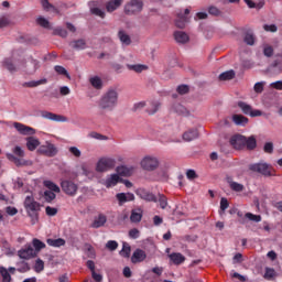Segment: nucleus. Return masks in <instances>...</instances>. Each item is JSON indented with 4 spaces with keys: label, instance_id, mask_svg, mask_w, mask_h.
Here are the masks:
<instances>
[{
    "label": "nucleus",
    "instance_id": "obj_1",
    "mask_svg": "<svg viewBox=\"0 0 282 282\" xmlns=\"http://www.w3.org/2000/svg\"><path fill=\"white\" fill-rule=\"evenodd\" d=\"M119 98L120 94L118 93V88H108L98 100V107L102 111H113V109L118 107Z\"/></svg>",
    "mask_w": 282,
    "mask_h": 282
},
{
    "label": "nucleus",
    "instance_id": "obj_2",
    "mask_svg": "<svg viewBox=\"0 0 282 282\" xmlns=\"http://www.w3.org/2000/svg\"><path fill=\"white\" fill-rule=\"evenodd\" d=\"M24 208L26 215H29L31 219L32 226L39 224V213L41 212V203L34 199V196L28 195L24 199Z\"/></svg>",
    "mask_w": 282,
    "mask_h": 282
},
{
    "label": "nucleus",
    "instance_id": "obj_3",
    "mask_svg": "<svg viewBox=\"0 0 282 282\" xmlns=\"http://www.w3.org/2000/svg\"><path fill=\"white\" fill-rule=\"evenodd\" d=\"M12 153H7L6 156L15 166H32V161L23 159L25 158V150L23 148L18 145L13 148Z\"/></svg>",
    "mask_w": 282,
    "mask_h": 282
},
{
    "label": "nucleus",
    "instance_id": "obj_4",
    "mask_svg": "<svg viewBox=\"0 0 282 282\" xmlns=\"http://www.w3.org/2000/svg\"><path fill=\"white\" fill-rule=\"evenodd\" d=\"M112 169H116V159L113 158H101L96 164L97 173H107V171H111Z\"/></svg>",
    "mask_w": 282,
    "mask_h": 282
},
{
    "label": "nucleus",
    "instance_id": "obj_5",
    "mask_svg": "<svg viewBox=\"0 0 282 282\" xmlns=\"http://www.w3.org/2000/svg\"><path fill=\"white\" fill-rule=\"evenodd\" d=\"M140 164L143 171H155L160 166V159L155 155H145Z\"/></svg>",
    "mask_w": 282,
    "mask_h": 282
},
{
    "label": "nucleus",
    "instance_id": "obj_6",
    "mask_svg": "<svg viewBox=\"0 0 282 282\" xmlns=\"http://www.w3.org/2000/svg\"><path fill=\"white\" fill-rule=\"evenodd\" d=\"M62 191L69 195V197L76 196V193H78V184L74 183L73 181L65 180L61 183Z\"/></svg>",
    "mask_w": 282,
    "mask_h": 282
},
{
    "label": "nucleus",
    "instance_id": "obj_7",
    "mask_svg": "<svg viewBox=\"0 0 282 282\" xmlns=\"http://www.w3.org/2000/svg\"><path fill=\"white\" fill-rule=\"evenodd\" d=\"M3 67L8 69L11 74H14V72H19V69H23V65H21V61H14L13 58H4L2 61Z\"/></svg>",
    "mask_w": 282,
    "mask_h": 282
},
{
    "label": "nucleus",
    "instance_id": "obj_8",
    "mask_svg": "<svg viewBox=\"0 0 282 282\" xmlns=\"http://www.w3.org/2000/svg\"><path fill=\"white\" fill-rule=\"evenodd\" d=\"M191 14L189 9H185L184 12L180 11L176 13V19H175V25L180 30H184L186 28V23H188V15Z\"/></svg>",
    "mask_w": 282,
    "mask_h": 282
},
{
    "label": "nucleus",
    "instance_id": "obj_9",
    "mask_svg": "<svg viewBox=\"0 0 282 282\" xmlns=\"http://www.w3.org/2000/svg\"><path fill=\"white\" fill-rule=\"evenodd\" d=\"M37 153H40L41 155H46V158H54V155L58 153V150L53 143L46 142L44 145H41L37 149Z\"/></svg>",
    "mask_w": 282,
    "mask_h": 282
},
{
    "label": "nucleus",
    "instance_id": "obj_10",
    "mask_svg": "<svg viewBox=\"0 0 282 282\" xmlns=\"http://www.w3.org/2000/svg\"><path fill=\"white\" fill-rule=\"evenodd\" d=\"M142 1L141 0H131L124 7L126 14H135L138 12H142Z\"/></svg>",
    "mask_w": 282,
    "mask_h": 282
},
{
    "label": "nucleus",
    "instance_id": "obj_11",
    "mask_svg": "<svg viewBox=\"0 0 282 282\" xmlns=\"http://www.w3.org/2000/svg\"><path fill=\"white\" fill-rule=\"evenodd\" d=\"M250 170L254 171L256 173H261V175H264L265 177H270L272 175L270 165H268L267 163L252 164L250 165Z\"/></svg>",
    "mask_w": 282,
    "mask_h": 282
},
{
    "label": "nucleus",
    "instance_id": "obj_12",
    "mask_svg": "<svg viewBox=\"0 0 282 282\" xmlns=\"http://www.w3.org/2000/svg\"><path fill=\"white\" fill-rule=\"evenodd\" d=\"M238 107L241 109V111L246 116H251V118H257L259 116H262V113H263V112H261V110H253L252 106H250L243 101H239Z\"/></svg>",
    "mask_w": 282,
    "mask_h": 282
},
{
    "label": "nucleus",
    "instance_id": "obj_13",
    "mask_svg": "<svg viewBox=\"0 0 282 282\" xmlns=\"http://www.w3.org/2000/svg\"><path fill=\"white\" fill-rule=\"evenodd\" d=\"M41 117L45 120H51L52 122H67V117L63 115H56L47 110H43L41 112Z\"/></svg>",
    "mask_w": 282,
    "mask_h": 282
},
{
    "label": "nucleus",
    "instance_id": "obj_14",
    "mask_svg": "<svg viewBox=\"0 0 282 282\" xmlns=\"http://www.w3.org/2000/svg\"><path fill=\"white\" fill-rule=\"evenodd\" d=\"M21 65L23 66V68L20 69H24V72H26L28 74H34V72H36V69L41 67L39 61L36 59H29L28 62L21 61Z\"/></svg>",
    "mask_w": 282,
    "mask_h": 282
},
{
    "label": "nucleus",
    "instance_id": "obj_15",
    "mask_svg": "<svg viewBox=\"0 0 282 282\" xmlns=\"http://www.w3.org/2000/svg\"><path fill=\"white\" fill-rule=\"evenodd\" d=\"M137 195L141 199H144V202H153L154 204H158V196H155V194H153L150 191H147L144 188H139L137 189Z\"/></svg>",
    "mask_w": 282,
    "mask_h": 282
},
{
    "label": "nucleus",
    "instance_id": "obj_16",
    "mask_svg": "<svg viewBox=\"0 0 282 282\" xmlns=\"http://www.w3.org/2000/svg\"><path fill=\"white\" fill-rule=\"evenodd\" d=\"M14 129H17L18 132L21 133V135H34L36 133V130L30 126H25L21 122H14L13 123Z\"/></svg>",
    "mask_w": 282,
    "mask_h": 282
},
{
    "label": "nucleus",
    "instance_id": "obj_17",
    "mask_svg": "<svg viewBox=\"0 0 282 282\" xmlns=\"http://www.w3.org/2000/svg\"><path fill=\"white\" fill-rule=\"evenodd\" d=\"M119 182H122L119 174H110L102 181V185L106 186V188H113V186H118Z\"/></svg>",
    "mask_w": 282,
    "mask_h": 282
},
{
    "label": "nucleus",
    "instance_id": "obj_18",
    "mask_svg": "<svg viewBox=\"0 0 282 282\" xmlns=\"http://www.w3.org/2000/svg\"><path fill=\"white\" fill-rule=\"evenodd\" d=\"M116 199L119 206H124L128 202H134L135 195L133 193H118L116 194Z\"/></svg>",
    "mask_w": 282,
    "mask_h": 282
},
{
    "label": "nucleus",
    "instance_id": "obj_19",
    "mask_svg": "<svg viewBox=\"0 0 282 282\" xmlns=\"http://www.w3.org/2000/svg\"><path fill=\"white\" fill-rule=\"evenodd\" d=\"M18 257H20V259L29 260L36 257V251L32 246H28L18 251Z\"/></svg>",
    "mask_w": 282,
    "mask_h": 282
},
{
    "label": "nucleus",
    "instance_id": "obj_20",
    "mask_svg": "<svg viewBox=\"0 0 282 282\" xmlns=\"http://www.w3.org/2000/svg\"><path fill=\"white\" fill-rule=\"evenodd\" d=\"M230 144L234 147V149H243V147H246V137L236 134L231 137Z\"/></svg>",
    "mask_w": 282,
    "mask_h": 282
},
{
    "label": "nucleus",
    "instance_id": "obj_21",
    "mask_svg": "<svg viewBox=\"0 0 282 282\" xmlns=\"http://www.w3.org/2000/svg\"><path fill=\"white\" fill-rule=\"evenodd\" d=\"M199 138V131L197 129H189L183 133V140L185 142H193V140H197Z\"/></svg>",
    "mask_w": 282,
    "mask_h": 282
},
{
    "label": "nucleus",
    "instance_id": "obj_22",
    "mask_svg": "<svg viewBox=\"0 0 282 282\" xmlns=\"http://www.w3.org/2000/svg\"><path fill=\"white\" fill-rule=\"evenodd\" d=\"M144 259H147V252L142 249H137L131 257L132 263H142Z\"/></svg>",
    "mask_w": 282,
    "mask_h": 282
},
{
    "label": "nucleus",
    "instance_id": "obj_23",
    "mask_svg": "<svg viewBox=\"0 0 282 282\" xmlns=\"http://www.w3.org/2000/svg\"><path fill=\"white\" fill-rule=\"evenodd\" d=\"M107 224V216L105 214H99L95 217L90 228H102Z\"/></svg>",
    "mask_w": 282,
    "mask_h": 282
},
{
    "label": "nucleus",
    "instance_id": "obj_24",
    "mask_svg": "<svg viewBox=\"0 0 282 282\" xmlns=\"http://www.w3.org/2000/svg\"><path fill=\"white\" fill-rule=\"evenodd\" d=\"M169 258L172 261V263H174V265H182V263L186 261V257H184V254L180 252H173L169 256Z\"/></svg>",
    "mask_w": 282,
    "mask_h": 282
},
{
    "label": "nucleus",
    "instance_id": "obj_25",
    "mask_svg": "<svg viewBox=\"0 0 282 282\" xmlns=\"http://www.w3.org/2000/svg\"><path fill=\"white\" fill-rule=\"evenodd\" d=\"M174 39L176 43H180L181 45H184L189 41L188 34H186V32H183V31H175Z\"/></svg>",
    "mask_w": 282,
    "mask_h": 282
},
{
    "label": "nucleus",
    "instance_id": "obj_26",
    "mask_svg": "<svg viewBox=\"0 0 282 282\" xmlns=\"http://www.w3.org/2000/svg\"><path fill=\"white\" fill-rule=\"evenodd\" d=\"M41 145V141H39L35 137L26 138V149L29 151H36V149Z\"/></svg>",
    "mask_w": 282,
    "mask_h": 282
},
{
    "label": "nucleus",
    "instance_id": "obj_27",
    "mask_svg": "<svg viewBox=\"0 0 282 282\" xmlns=\"http://www.w3.org/2000/svg\"><path fill=\"white\" fill-rule=\"evenodd\" d=\"M69 45H70V47H73V50H76L77 52L87 50V42L83 39L75 40V41L70 42Z\"/></svg>",
    "mask_w": 282,
    "mask_h": 282
},
{
    "label": "nucleus",
    "instance_id": "obj_28",
    "mask_svg": "<svg viewBox=\"0 0 282 282\" xmlns=\"http://www.w3.org/2000/svg\"><path fill=\"white\" fill-rule=\"evenodd\" d=\"M127 68L131 72H135L137 74H142V72H147V69H149V66L144 64H127Z\"/></svg>",
    "mask_w": 282,
    "mask_h": 282
},
{
    "label": "nucleus",
    "instance_id": "obj_29",
    "mask_svg": "<svg viewBox=\"0 0 282 282\" xmlns=\"http://www.w3.org/2000/svg\"><path fill=\"white\" fill-rule=\"evenodd\" d=\"M160 107H162V104L160 101H150L147 111L150 116H153L154 113H158V111H160Z\"/></svg>",
    "mask_w": 282,
    "mask_h": 282
},
{
    "label": "nucleus",
    "instance_id": "obj_30",
    "mask_svg": "<svg viewBox=\"0 0 282 282\" xmlns=\"http://www.w3.org/2000/svg\"><path fill=\"white\" fill-rule=\"evenodd\" d=\"M130 221L132 224H140L142 221V209H132Z\"/></svg>",
    "mask_w": 282,
    "mask_h": 282
},
{
    "label": "nucleus",
    "instance_id": "obj_31",
    "mask_svg": "<svg viewBox=\"0 0 282 282\" xmlns=\"http://www.w3.org/2000/svg\"><path fill=\"white\" fill-rule=\"evenodd\" d=\"M46 243H47V246H51L52 248H61V247L65 246L66 241L63 238H57V239L48 238V239H46Z\"/></svg>",
    "mask_w": 282,
    "mask_h": 282
},
{
    "label": "nucleus",
    "instance_id": "obj_32",
    "mask_svg": "<svg viewBox=\"0 0 282 282\" xmlns=\"http://www.w3.org/2000/svg\"><path fill=\"white\" fill-rule=\"evenodd\" d=\"M122 6V0H111L106 4L107 12H115Z\"/></svg>",
    "mask_w": 282,
    "mask_h": 282
},
{
    "label": "nucleus",
    "instance_id": "obj_33",
    "mask_svg": "<svg viewBox=\"0 0 282 282\" xmlns=\"http://www.w3.org/2000/svg\"><path fill=\"white\" fill-rule=\"evenodd\" d=\"M174 111L180 116H185V118H188L189 116H192L189 110L186 107H184L182 104H176L174 106Z\"/></svg>",
    "mask_w": 282,
    "mask_h": 282
},
{
    "label": "nucleus",
    "instance_id": "obj_34",
    "mask_svg": "<svg viewBox=\"0 0 282 282\" xmlns=\"http://www.w3.org/2000/svg\"><path fill=\"white\" fill-rule=\"evenodd\" d=\"M117 173L123 175V177H129L133 174V167H128L127 165H121L117 167Z\"/></svg>",
    "mask_w": 282,
    "mask_h": 282
},
{
    "label": "nucleus",
    "instance_id": "obj_35",
    "mask_svg": "<svg viewBox=\"0 0 282 282\" xmlns=\"http://www.w3.org/2000/svg\"><path fill=\"white\" fill-rule=\"evenodd\" d=\"M232 121L238 127H246V124H248V118H246L243 115H234Z\"/></svg>",
    "mask_w": 282,
    "mask_h": 282
},
{
    "label": "nucleus",
    "instance_id": "obj_36",
    "mask_svg": "<svg viewBox=\"0 0 282 282\" xmlns=\"http://www.w3.org/2000/svg\"><path fill=\"white\" fill-rule=\"evenodd\" d=\"M156 203H159L162 210H166V207L169 206V198H166L164 194H158Z\"/></svg>",
    "mask_w": 282,
    "mask_h": 282
},
{
    "label": "nucleus",
    "instance_id": "obj_37",
    "mask_svg": "<svg viewBox=\"0 0 282 282\" xmlns=\"http://www.w3.org/2000/svg\"><path fill=\"white\" fill-rule=\"evenodd\" d=\"M15 265L20 274H25V272H30V264L25 261H19L15 263Z\"/></svg>",
    "mask_w": 282,
    "mask_h": 282
},
{
    "label": "nucleus",
    "instance_id": "obj_38",
    "mask_svg": "<svg viewBox=\"0 0 282 282\" xmlns=\"http://www.w3.org/2000/svg\"><path fill=\"white\" fill-rule=\"evenodd\" d=\"M89 83L94 89H102V78L93 76L89 78Z\"/></svg>",
    "mask_w": 282,
    "mask_h": 282
},
{
    "label": "nucleus",
    "instance_id": "obj_39",
    "mask_svg": "<svg viewBox=\"0 0 282 282\" xmlns=\"http://www.w3.org/2000/svg\"><path fill=\"white\" fill-rule=\"evenodd\" d=\"M42 8L46 10V12H54V14H59L61 11L56 7H54L50 1L42 0Z\"/></svg>",
    "mask_w": 282,
    "mask_h": 282
},
{
    "label": "nucleus",
    "instance_id": "obj_40",
    "mask_svg": "<svg viewBox=\"0 0 282 282\" xmlns=\"http://www.w3.org/2000/svg\"><path fill=\"white\" fill-rule=\"evenodd\" d=\"M40 85H47V79L43 78V79H40V80L25 82L23 84V87L33 88V87H39Z\"/></svg>",
    "mask_w": 282,
    "mask_h": 282
},
{
    "label": "nucleus",
    "instance_id": "obj_41",
    "mask_svg": "<svg viewBox=\"0 0 282 282\" xmlns=\"http://www.w3.org/2000/svg\"><path fill=\"white\" fill-rule=\"evenodd\" d=\"M119 41L122 43V45H129L131 43V36L127 34L124 31L118 32Z\"/></svg>",
    "mask_w": 282,
    "mask_h": 282
},
{
    "label": "nucleus",
    "instance_id": "obj_42",
    "mask_svg": "<svg viewBox=\"0 0 282 282\" xmlns=\"http://www.w3.org/2000/svg\"><path fill=\"white\" fill-rule=\"evenodd\" d=\"M0 276L2 278V282H12V275L6 267H0Z\"/></svg>",
    "mask_w": 282,
    "mask_h": 282
},
{
    "label": "nucleus",
    "instance_id": "obj_43",
    "mask_svg": "<svg viewBox=\"0 0 282 282\" xmlns=\"http://www.w3.org/2000/svg\"><path fill=\"white\" fill-rule=\"evenodd\" d=\"M45 188H48L52 193H61V187L52 181H44Z\"/></svg>",
    "mask_w": 282,
    "mask_h": 282
},
{
    "label": "nucleus",
    "instance_id": "obj_44",
    "mask_svg": "<svg viewBox=\"0 0 282 282\" xmlns=\"http://www.w3.org/2000/svg\"><path fill=\"white\" fill-rule=\"evenodd\" d=\"M121 257H124L126 259H129L131 256V246L128 242L122 243V250L119 252Z\"/></svg>",
    "mask_w": 282,
    "mask_h": 282
},
{
    "label": "nucleus",
    "instance_id": "obj_45",
    "mask_svg": "<svg viewBox=\"0 0 282 282\" xmlns=\"http://www.w3.org/2000/svg\"><path fill=\"white\" fill-rule=\"evenodd\" d=\"M245 147L249 150L257 149V139H254V137H245Z\"/></svg>",
    "mask_w": 282,
    "mask_h": 282
},
{
    "label": "nucleus",
    "instance_id": "obj_46",
    "mask_svg": "<svg viewBox=\"0 0 282 282\" xmlns=\"http://www.w3.org/2000/svg\"><path fill=\"white\" fill-rule=\"evenodd\" d=\"M235 78V70H226L219 75V80H232Z\"/></svg>",
    "mask_w": 282,
    "mask_h": 282
},
{
    "label": "nucleus",
    "instance_id": "obj_47",
    "mask_svg": "<svg viewBox=\"0 0 282 282\" xmlns=\"http://www.w3.org/2000/svg\"><path fill=\"white\" fill-rule=\"evenodd\" d=\"M43 197L45 202H47L48 204H52V202L56 199V193L52 191H45Z\"/></svg>",
    "mask_w": 282,
    "mask_h": 282
},
{
    "label": "nucleus",
    "instance_id": "obj_48",
    "mask_svg": "<svg viewBox=\"0 0 282 282\" xmlns=\"http://www.w3.org/2000/svg\"><path fill=\"white\" fill-rule=\"evenodd\" d=\"M33 248H35V252H41L45 248V242L41 241L40 239L34 238L33 241Z\"/></svg>",
    "mask_w": 282,
    "mask_h": 282
},
{
    "label": "nucleus",
    "instance_id": "obj_49",
    "mask_svg": "<svg viewBox=\"0 0 282 282\" xmlns=\"http://www.w3.org/2000/svg\"><path fill=\"white\" fill-rule=\"evenodd\" d=\"M54 69H55V72H56V74H58L59 76H66V78H72V77L69 76V73L67 72V69H66L65 67H63V66H61V65H56V66L54 67Z\"/></svg>",
    "mask_w": 282,
    "mask_h": 282
},
{
    "label": "nucleus",
    "instance_id": "obj_50",
    "mask_svg": "<svg viewBox=\"0 0 282 282\" xmlns=\"http://www.w3.org/2000/svg\"><path fill=\"white\" fill-rule=\"evenodd\" d=\"M243 41L247 45H254V33L247 32L245 34Z\"/></svg>",
    "mask_w": 282,
    "mask_h": 282
},
{
    "label": "nucleus",
    "instance_id": "obj_51",
    "mask_svg": "<svg viewBox=\"0 0 282 282\" xmlns=\"http://www.w3.org/2000/svg\"><path fill=\"white\" fill-rule=\"evenodd\" d=\"M43 270H45V262H43L41 259H37L35 261L34 271L41 273Z\"/></svg>",
    "mask_w": 282,
    "mask_h": 282
},
{
    "label": "nucleus",
    "instance_id": "obj_52",
    "mask_svg": "<svg viewBox=\"0 0 282 282\" xmlns=\"http://www.w3.org/2000/svg\"><path fill=\"white\" fill-rule=\"evenodd\" d=\"M246 219H249V221H254L256 224H259L261 221V215H254L252 213H247L245 215Z\"/></svg>",
    "mask_w": 282,
    "mask_h": 282
},
{
    "label": "nucleus",
    "instance_id": "obj_53",
    "mask_svg": "<svg viewBox=\"0 0 282 282\" xmlns=\"http://www.w3.org/2000/svg\"><path fill=\"white\" fill-rule=\"evenodd\" d=\"M90 12L91 14H95V17H100V19H105V12L98 7H90Z\"/></svg>",
    "mask_w": 282,
    "mask_h": 282
},
{
    "label": "nucleus",
    "instance_id": "obj_54",
    "mask_svg": "<svg viewBox=\"0 0 282 282\" xmlns=\"http://www.w3.org/2000/svg\"><path fill=\"white\" fill-rule=\"evenodd\" d=\"M53 34L55 36H62V39H67V30H65L63 28L54 29Z\"/></svg>",
    "mask_w": 282,
    "mask_h": 282
},
{
    "label": "nucleus",
    "instance_id": "obj_55",
    "mask_svg": "<svg viewBox=\"0 0 282 282\" xmlns=\"http://www.w3.org/2000/svg\"><path fill=\"white\" fill-rule=\"evenodd\" d=\"M229 186L231 191H236V193H241V191H243V185L237 182L229 181Z\"/></svg>",
    "mask_w": 282,
    "mask_h": 282
},
{
    "label": "nucleus",
    "instance_id": "obj_56",
    "mask_svg": "<svg viewBox=\"0 0 282 282\" xmlns=\"http://www.w3.org/2000/svg\"><path fill=\"white\" fill-rule=\"evenodd\" d=\"M89 138H93L94 140H100V141H105V140H109V138L105 134H100L98 132H90Z\"/></svg>",
    "mask_w": 282,
    "mask_h": 282
},
{
    "label": "nucleus",
    "instance_id": "obj_57",
    "mask_svg": "<svg viewBox=\"0 0 282 282\" xmlns=\"http://www.w3.org/2000/svg\"><path fill=\"white\" fill-rule=\"evenodd\" d=\"M263 54H264V56H267L268 58H270V57L273 56V54H274V48H272V46L265 44V45L263 46Z\"/></svg>",
    "mask_w": 282,
    "mask_h": 282
},
{
    "label": "nucleus",
    "instance_id": "obj_58",
    "mask_svg": "<svg viewBox=\"0 0 282 282\" xmlns=\"http://www.w3.org/2000/svg\"><path fill=\"white\" fill-rule=\"evenodd\" d=\"M106 248H107V250H110L111 252H113V250H118V241H116V240H109V241L106 243Z\"/></svg>",
    "mask_w": 282,
    "mask_h": 282
},
{
    "label": "nucleus",
    "instance_id": "obj_59",
    "mask_svg": "<svg viewBox=\"0 0 282 282\" xmlns=\"http://www.w3.org/2000/svg\"><path fill=\"white\" fill-rule=\"evenodd\" d=\"M36 23L37 25H41V28H50V21L43 17L37 18Z\"/></svg>",
    "mask_w": 282,
    "mask_h": 282
},
{
    "label": "nucleus",
    "instance_id": "obj_60",
    "mask_svg": "<svg viewBox=\"0 0 282 282\" xmlns=\"http://www.w3.org/2000/svg\"><path fill=\"white\" fill-rule=\"evenodd\" d=\"M264 85H265V82L256 83L254 86H253V89H254L256 94H262Z\"/></svg>",
    "mask_w": 282,
    "mask_h": 282
},
{
    "label": "nucleus",
    "instance_id": "obj_61",
    "mask_svg": "<svg viewBox=\"0 0 282 282\" xmlns=\"http://www.w3.org/2000/svg\"><path fill=\"white\" fill-rule=\"evenodd\" d=\"M45 213H46V215H47L48 217H55V215L58 214V209H57L56 207H50V206H47V207L45 208Z\"/></svg>",
    "mask_w": 282,
    "mask_h": 282
},
{
    "label": "nucleus",
    "instance_id": "obj_62",
    "mask_svg": "<svg viewBox=\"0 0 282 282\" xmlns=\"http://www.w3.org/2000/svg\"><path fill=\"white\" fill-rule=\"evenodd\" d=\"M68 151L72 153V155H74V158H80V155H83V152H80L77 147H70Z\"/></svg>",
    "mask_w": 282,
    "mask_h": 282
},
{
    "label": "nucleus",
    "instance_id": "obj_63",
    "mask_svg": "<svg viewBox=\"0 0 282 282\" xmlns=\"http://www.w3.org/2000/svg\"><path fill=\"white\" fill-rule=\"evenodd\" d=\"M6 213L10 217H14V215H17L19 213V209H17V207L8 206V207H6Z\"/></svg>",
    "mask_w": 282,
    "mask_h": 282
},
{
    "label": "nucleus",
    "instance_id": "obj_64",
    "mask_svg": "<svg viewBox=\"0 0 282 282\" xmlns=\"http://www.w3.org/2000/svg\"><path fill=\"white\" fill-rule=\"evenodd\" d=\"M130 239H139L140 238V230L138 228H133L129 231Z\"/></svg>",
    "mask_w": 282,
    "mask_h": 282
}]
</instances>
